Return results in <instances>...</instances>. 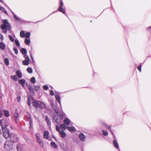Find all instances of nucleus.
I'll return each mask as SVG.
<instances>
[{"instance_id": "obj_23", "label": "nucleus", "mask_w": 151, "mask_h": 151, "mask_svg": "<svg viewBox=\"0 0 151 151\" xmlns=\"http://www.w3.org/2000/svg\"><path fill=\"white\" fill-rule=\"evenodd\" d=\"M38 143L40 144V145L42 147H44V144L42 142V141L41 139H40L37 140Z\"/></svg>"}, {"instance_id": "obj_26", "label": "nucleus", "mask_w": 151, "mask_h": 151, "mask_svg": "<svg viewBox=\"0 0 151 151\" xmlns=\"http://www.w3.org/2000/svg\"><path fill=\"white\" fill-rule=\"evenodd\" d=\"M21 52L22 54L24 55L27 54V51L24 48H22L21 49Z\"/></svg>"}, {"instance_id": "obj_31", "label": "nucleus", "mask_w": 151, "mask_h": 151, "mask_svg": "<svg viewBox=\"0 0 151 151\" xmlns=\"http://www.w3.org/2000/svg\"><path fill=\"white\" fill-rule=\"evenodd\" d=\"M30 82L33 84H35L36 82V80L35 77H32L31 79Z\"/></svg>"}, {"instance_id": "obj_7", "label": "nucleus", "mask_w": 151, "mask_h": 151, "mask_svg": "<svg viewBox=\"0 0 151 151\" xmlns=\"http://www.w3.org/2000/svg\"><path fill=\"white\" fill-rule=\"evenodd\" d=\"M26 85L29 91L31 92L33 94H35V92L33 87L30 84L26 83Z\"/></svg>"}, {"instance_id": "obj_24", "label": "nucleus", "mask_w": 151, "mask_h": 151, "mask_svg": "<svg viewBox=\"0 0 151 151\" xmlns=\"http://www.w3.org/2000/svg\"><path fill=\"white\" fill-rule=\"evenodd\" d=\"M50 145L51 146L54 148H57V146L56 145L55 143L54 142H51Z\"/></svg>"}, {"instance_id": "obj_56", "label": "nucleus", "mask_w": 151, "mask_h": 151, "mask_svg": "<svg viewBox=\"0 0 151 151\" xmlns=\"http://www.w3.org/2000/svg\"><path fill=\"white\" fill-rule=\"evenodd\" d=\"M146 29H147V30H148V31H151V26L149 27H147L146 28Z\"/></svg>"}, {"instance_id": "obj_34", "label": "nucleus", "mask_w": 151, "mask_h": 151, "mask_svg": "<svg viewBox=\"0 0 151 151\" xmlns=\"http://www.w3.org/2000/svg\"><path fill=\"white\" fill-rule=\"evenodd\" d=\"M25 44L27 45L29 44L30 42V40L28 39H25L24 41Z\"/></svg>"}, {"instance_id": "obj_50", "label": "nucleus", "mask_w": 151, "mask_h": 151, "mask_svg": "<svg viewBox=\"0 0 151 151\" xmlns=\"http://www.w3.org/2000/svg\"><path fill=\"white\" fill-rule=\"evenodd\" d=\"M56 130L58 132H60V130L59 127H58V125H56Z\"/></svg>"}, {"instance_id": "obj_53", "label": "nucleus", "mask_w": 151, "mask_h": 151, "mask_svg": "<svg viewBox=\"0 0 151 151\" xmlns=\"http://www.w3.org/2000/svg\"><path fill=\"white\" fill-rule=\"evenodd\" d=\"M29 123L30 124V127H32V122L31 119L30 120Z\"/></svg>"}, {"instance_id": "obj_30", "label": "nucleus", "mask_w": 151, "mask_h": 151, "mask_svg": "<svg viewBox=\"0 0 151 151\" xmlns=\"http://www.w3.org/2000/svg\"><path fill=\"white\" fill-rule=\"evenodd\" d=\"M4 63L6 65H8L9 64V61L7 58H6L4 59Z\"/></svg>"}, {"instance_id": "obj_46", "label": "nucleus", "mask_w": 151, "mask_h": 151, "mask_svg": "<svg viewBox=\"0 0 151 151\" xmlns=\"http://www.w3.org/2000/svg\"><path fill=\"white\" fill-rule=\"evenodd\" d=\"M14 17L17 20L19 21H20V18L18 17L15 15H14Z\"/></svg>"}, {"instance_id": "obj_58", "label": "nucleus", "mask_w": 151, "mask_h": 151, "mask_svg": "<svg viewBox=\"0 0 151 151\" xmlns=\"http://www.w3.org/2000/svg\"><path fill=\"white\" fill-rule=\"evenodd\" d=\"M101 124H102L103 125H104V126H105V124H106V123H105L104 122H103V121H101V122H100Z\"/></svg>"}, {"instance_id": "obj_27", "label": "nucleus", "mask_w": 151, "mask_h": 151, "mask_svg": "<svg viewBox=\"0 0 151 151\" xmlns=\"http://www.w3.org/2000/svg\"><path fill=\"white\" fill-rule=\"evenodd\" d=\"M22 145L20 144H18L17 145V151H21Z\"/></svg>"}, {"instance_id": "obj_57", "label": "nucleus", "mask_w": 151, "mask_h": 151, "mask_svg": "<svg viewBox=\"0 0 151 151\" xmlns=\"http://www.w3.org/2000/svg\"><path fill=\"white\" fill-rule=\"evenodd\" d=\"M30 56H31V58L32 59V61L33 62H34V59H33V57L32 55V54L30 52Z\"/></svg>"}, {"instance_id": "obj_19", "label": "nucleus", "mask_w": 151, "mask_h": 151, "mask_svg": "<svg viewBox=\"0 0 151 151\" xmlns=\"http://www.w3.org/2000/svg\"><path fill=\"white\" fill-rule=\"evenodd\" d=\"M5 46L4 44L2 42H0V48L2 50H4Z\"/></svg>"}, {"instance_id": "obj_42", "label": "nucleus", "mask_w": 151, "mask_h": 151, "mask_svg": "<svg viewBox=\"0 0 151 151\" xmlns=\"http://www.w3.org/2000/svg\"><path fill=\"white\" fill-rule=\"evenodd\" d=\"M30 36V32H28L26 33L25 34V37L27 38H29Z\"/></svg>"}, {"instance_id": "obj_16", "label": "nucleus", "mask_w": 151, "mask_h": 151, "mask_svg": "<svg viewBox=\"0 0 151 151\" xmlns=\"http://www.w3.org/2000/svg\"><path fill=\"white\" fill-rule=\"evenodd\" d=\"M67 129H68L69 131L71 132H74L76 130L75 128L73 126L70 127H67Z\"/></svg>"}, {"instance_id": "obj_61", "label": "nucleus", "mask_w": 151, "mask_h": 151, "mask_svg": "<svg viewBox=\"0 0 151 151\" xmlns=\"http://www.w3.org/2000/svg\"><path fill=\"white\" fill-rule=\"evenodd\" d=\"M109 131L112 134V135L114 137V139H115V136H114V133H113V132L111 131V129H110V130H109Z\"/></svg>"}, {"instance_id": "obj_1", "label": "nucleus", "mask_w": 151, "mask_h": 151, "mask_svg": "<svg viewBox=\"0 0 151 151\" xmlns=\"http://www.w3.org/2000/svg\"><path fill=\"white\" fill-rule=\"evenodd\" d=\"M8 124L7 121L5 119L0 120V129H1L3 137L7 139L9 135V131L7 128Z\"/></svg>"}, {"instance_id": "obj_11", "label": "nucleus", "mask_w": 151, "mask_h": 151, "mask_svg": "<svg viewBox=\"0 0 151 151\" xmlns=\"http://www.w3.org/2000/svg\"><path fill=\"white\" fill-rule=\"evenodd\" d=\"M18 82L23 87H25V84L26 83V81L24 79H19L18 80Z\"/></svg>"}, {"instance_id": "obj_9", "label": "nucleus", "mask_w": 151, "mask_h": 151, "mask_svg": "<svg viewBox=\"0 0 151 151\" xmlns=\"http://www.w3.org/2000/svg\"><path fill=\"white\" fill-rule=\"evenodd\" d=\"M79 138L80 140L83 142H84L86 139V136L82 133H81L79 135Z\"/></svg>"}, {"instance_id": "obj_44", "label": "nucleus", "mask_w": 151, "mask_h": 151, "mask_svg": "<svg viewBox=\"0 0 151 151\" xmlns=\"http://www.w3.org/2000/svg\"><path fill=\"white\" fill-rule=\"evenodd\" d=\"M13 50L14 51V52L16 54H17L18 53V50L16 47L14 48L13 49Z\"/></svg>"}, {"instance_id": "obj_51", "label": "nucleus", "mask_w": 151, "mask_h": 151, "mask_svg": "<svg viewBox=\"0 0 151 151\" xmlns=\"http://www.w3.org/2000/svg\"><path fill=\"white\" fill-rule=\"evenodd\" d=\"M50 95L51 96H52L54 95V92L53 90H50Z\"/></svg>"}, {"instance_id": "obj_49", "label": "nucleus", "mask_w": 151, "mask_h": 151, "mask_svg": "<svg viewBox=\"0 0 151 151\" xmlns=\"http://www.w3.org/2000/svg\"><path fill=\"white\" fill-rule=\"evenodd\" d=\"M141 68L142 65L141 64L140 65L137 67L138 69L140 72H141Z\"/></svg>"}, {"instance_id": "obj_60", "label": "nucleus", "mask_w": 151, "mask_h": 151, "mask_svg": "<svg viewBox=\"0 0 151 151\" xmlns=\"http://www.w3.org/2000/svg\"><path fill=\"white\" fill-rule=\"evenodd\" d=\"M4 9V8L3 7L0 6V10H1L2 11H3V10Z\"/></svg>"}, {"instance_id": "obj_36", "label": "nucleus", "mask_w": 151, "mask_h": 151, "mask_svg": "<svg viewBox=\"0 0 151 151\" xmlns=\"http://www.w3.org/2000/svg\"><path fill=\"white\" fill-rule=\"evenodd\" d=\"M10 77L12 79L15 81H16L17 80V77L16 75L11 76Z\"/></svg>"}, {"instance_id": "obj_38", "label": "nucleus", "mask_w": 151, "mask_h": 151, "mask_svg": "<svg viewBox=\"0 0 151 151\" xmlns=\"http://www.w3.org/2000/svg\"><path fill=\"white\" fill-rule=\"evenodd\" d=\"M15 42L16 45L18 47H19L20 44L18 40L17 39H15Z\"/></svg>"}, {"instance_id": "obj_25", "label": "nucleus", "mask_w": 151, "mask_h": 151, "mask_svg": "<svg viewBox=\"0 0 151 151\" xmlns=\"http://www.w3.org/2000/svg\"><path fill=\"white\" fill-rule=\"evenodd\" d=\"M60 129L62 130H65L66 128H67V127L64 124H61L60 126Z\"/></svg>"}, {"instance_id": "obj_14", "label": "nucleus", "mask_w": 151, "mask_h": 151, "mask_svg": "<svg viewBox=\"0 0 151 151\" xmlns=\"http://www.w3.org/2000/svg\"><path fill=\"white\" fill-rule=\"evenodd\" d=\"M113 144L114 147L116 148L117 149L119 150L118 143L115 139H114V140Z\"/></svg>"}, {"instance_id": "obj_37", "label": "nucleus", "mask_w": 151, "mask_h": 151, "mask_svg": "<svg viewBox=\"0 0 151 151\" xmlns=\"http://www.w3.org/2000/svg\"><path fill=\"white\" fill-rule=\"evenodd\" d=\"M35 136L37 140L40 139V134L38 133H36L35 134Z\"/></svg>"}, {"instance_id": "obj_12", "label": "nucleus", "mask_w": 151, "mask_h": 151, "mask_svg": "<svg viewBox=\"0 0 151 151\" xmlns=\"http://www.w3.org/2000/svg\"><path fill=\"white\" fill-rule=\"evenodd\" d=\"M63 123L65 126H68L70 123V121L68 118H65L63 121Z\"/></svg>"}, {"instance_id": "obj_21", "label": "nucleus", "mask_w": 151, "mask_h": 151, "mask_svg": "<svg viewBox=\"0 0 151 151\" xmlns=\"http://www.w3.org/2000/svg\"><path fill=\"white\" fill-rule=\"evenodd\" d=\"M57 115L61 121H62L64 118V115L60 113H58Z\"/></svg>"}, {"instance_id": "obj_5", "label": "nucleus", "mask_w": 151, "mask_h": 151, "mask_svg": "<svg viewBox=\"0 0 151 151\" xmlns=\"http://www.w3.org/2000/svg\"><path fill=\"white\" fill-rule=\"evenodd\" d=\"M60 4V5L58 9V10L64 14H65V10L63 8V1L62 0L61 1Z\"/></svg>"}, {"instance_id": "obj_15", "label": "nucleus", "mask_w": 151, "mask_h": 151, "mask_svg": "<svg viewBox=\"0 0 151 151\" xmlns=\"http://www.w3.org/2000/svg\"><path fill=\"white\" fill-rule=\"evenodd\" d=\"M49 132L45 131L44 132L43 137L45 139H47L48 138Z\"/></svg>"}, {"instance_id": "obj_45", "label": "nucleus", "mask_w": 151, "mask_h": 151, "mask_svg": "<svg viewBox=\"0 0 151 151\" xmlns=\"http://www.w3.org/2000/svg\"><path fill=\"white\" fill-rule=\"evenodd\" d=\"M105 127H106L107 129H108L109 130H110V129H111V127L108 125L106 124L104 126Z\"/></svg>"}, {"instance_id": "obj_13", "label": "nucleus", "mask_w": 151, "mask_h": 151, "mask_svg": "<svg viewBox=\"0 0 151 151\" xmlns=\"http://www.w3.org/2000/svg\"><path fill=\"white\" fill-rule=\"evenodd\" d=\"M40 103L39 106V108H40L41 109H42L44 108H45L46 107V105L43 103L41 101H40V102H39Z\"/></svg>"}, {"instance_id": "obj_29", "label": "nucleus", "mask_w": 151, "mask_h": 151, "mask_svg": "<svg viewBox=\"0 0 151 151\" xmlns=\"http://www.w3.org/2000/svg\"><path fill=\"white\" fill-rule=\"evenodd\" d=\"M20 35L21 37H24L25 35L24 32L23 31H21L20 32Z\"/></svg>"}, {"instance_id": "obj_64", "label": "nucleus", "mask_w": 151, "mask_h": 151, "mask_svg": "<svg viewBox=\"0 0 151 151\" xmlns=\"http://www.w3.org/2000/svg\"><path fill=\"white\" fill-rule=\"evenodd\" d=\"M28 104L29 106H30V103L29 102L28 103Z\"/></svg>"}, {"instance_id": "obj_35", "label": "nucleus", "mask_w": 151, "mask_h": 151, "mask_svg": "<svg viewBox=\"0 0 151 151\" xmlns=\"http://www.w3.org/2000/svg\"><path fill=\"white\" fill-rule=\"evenodd\" d=\"M102 133L105 136H106L108 135V132L106 131L103 130H102Z\"/></svg>"}, {"instance_id": "obj_28", "label": "nucleus", "mask_w": 151, "mask_h": 151, "mask_svg": "<svg viewBox=\"0 0 151 151\" xmlns=\"http://www.w3.org/2000/svg\"><path fill=\"white\" fill-rule=\"evenodd\" d=\"M14 119L16 121V123H17V118L18 116V114L17 112L16 111H15L14 114Z\"/></svg>"}, {"instance_id": "obj_41", "label": "nucleus", "mask_w": 151, "mask_h": 151, "mask_svg": "<svg viewBox=\"0 0 151 151\" xmlns=\"http://www.w3.org/2000/svg\"><path fill=\"white\" fill-rule=\"evenodd\" d=\"M34 86L35 87V90L36 91H38L40 88V86H39L34 85Z\"/></svg>"}, {"instance_id": "obj_54", "label": "nucleus", "mask_w": 151, "mask_h": 151, "mask_svg": "<svg viewBox=\"0 0 151 151\" xmlns=\"http://www.w3.org/2000/svg\"><path fill=\"white\" fill-rule=\"evenodd\" d=\"M0 38L1 40H4L3 36L2 34L0 35Z\"/></svg>"}, {"instance_id": "obj_4", "label": "nucleus", "mask_w": 151, "mask_h": 151, "mask_svg": "<svg viewBox=\"0 0 151 151\" xmlns=\"http://www.w3.org/2000/svg\"><path fill=\"white\" fill-rule=\"evenodd\" d=\"M58 117L57 115L55 114H53V122H56L58 124H59L61 121L60 119H59V118H58Z\"/></svg>"}, {"instance_id": "obj_6", "label": "nucleus", "mask_w": 151, "mask_h": 151, "mask_svg": "<svg viewBox=\"0 0 151 151\" xmlns=\"http://www.w3.org/2000/svg\"><path fill=\"white\" fill-rule=\"evenodd\" d=\"M4 147L6 150L9 151L12 149V146L11 144L9 143V142H6L4 144Z\"/></svg>"}, {"instance_id": "obj_43", "label": "nucleus", "mask_w": 151, "mask_h": 151, "mask_svg": "<svg viewBox=\"0 0 151 151\" xmlns=\"http://www.w3.org/2000/svg\"><path fill=\"white\" fill-rule=\"evenodd\" d=\"M43 118H44L46 122L50 120L49 118L47 116H44Z\"/></svg>"}, {"instance_id": "obj_22", "label": "nucleus", "mask_w": 151, "mask_h": 151, "mask_svg": "<svg viewBox=\"0 0 151 151\" xmlns=\"http://www.w3.org/2000/svg\"><path fill=\"white\" fill-rule=\"evenodd\" d=\"M16 74L18 76V78H21L22 77L21 73L19 70H17L16 71Z\"/></svg>"}, {"instance_id": "obj_62", "label": "nucleus", "mask_w": 151, "mask_h": 151, "mask_svg": "<svg viewBox=\"0 0 151 151\" xmlns=\"http://www.w3.org/2000/svg\"><path fill=\"white\" fill-rule=\"evenodd\" d=\"M10 11H11V12L12 13V14L13 15V16H14V15H15V14L14 13L11 9H10Z\"/></svg>"}, {"instance_id": "obj_17", "label": "nucleus", "mask_w": 151, "mask_h": 151, "mask_svg": "<svg viewBox=\"0 0 151 151\" xmlns=\"http://www.w3.org/2000/svg\"><path fill=\"white\" fill-rule=\"evenodd\" d=\"M30 61H29L27 60H24L22 61V64L25 65H28L29 64Z\"/></svg>"}, {"instance_id": "obj_3", "label": "nucleus", "mask_w": 151, "mask_h": 151, "mask_svg": "<svg viewBox=\"0 0 151 151\" xmlns=\"http://www.w3.org/2000/svg\"><path fill=\"white\" fill-rule=\"evenodd\" d=\"M9 137H10V141L12 142H14L18 141V138L17 135L14 134H9Z\"/></svg>"}, {"instance_id": "obj_18", "label": "nucleus", "mask_w": 151, "mask_h": 151, "mask_svg": "<svg viewBox=\"0 0 151 151\" xmlns=\"http://www.w3.org/2000/svg\"><path fill=\"white\" fill-rule=\"evenodd\" d=\"M3 112L4 116L6 117H8L10 115L9 112L6 110H3Z\"/></svg>"}, {"instance_id": "obj_8", "label": "nucleus", "mask_w": 151, "mask_h": 151, "mask_svg": "<svg viewBox=\"0 0 151 151\" xmlns=\"http://www.w3.org/2000/svg\"><path fill=\"white\" fill-rule=\"evenodd\" d=\"M55 97L56 100L59 103L60 106H61L60 94L58 93H56L55 94Z\"/></svg>"}, {"instance_id": "obj_40", "label": "nucleus", "mask_w": 151, "mask_h": 151, "mask_svg": "<svg viewBox=\"0 0 151 151\" xmlns=\"http://www.w3.org/2000/svg\"><path fill=\"white\" fill-rule=\"evenodd\" d=\"M24 56L25 58V60H28L29 61H30V59L29 58V56L27 54L24 55Z\"/></svg>"}, {"instance_id": "obj_20", "label": "nucleus", "mask_w": 151, "mask_h": 151, "mask_svg": "<svg viewBox=\"0 0 151 151\" xmlns=\"http://www.w3.org/2000/svg\"><path fill=\"white\" fill-rule=\"evenodd\" d=\"M59 133L60 134L61 137L63 138H65L66 136V134L63 131H60Z\"/></svg>"}, {"instance_id": "obj_10", "label": "nucleus", "mask_w": 151, "mask_h": 151, "mask_svg": "<svg viewBox=\"0 0 151 151\" xmlns=\"http://www.w3.org/2000/svg\"><path fill=\"white\" fill-rule=\"evenodd\" d=\"M40 101H36L32 102V104L36 109L39 108L40 104L39 102H40Z\"/></svg>"}, {"instance_id": "obj_39", "label": "nucleus", "mask_w": 151, "mask_h": 151, "mask_svg": "<svg viewBox=\"0 0 151 151\" xmlns=\"http://www.w3.org/2000/svg\"><path fill=\"white\" fill-rule=\"evenodd\" d=\"M52 106L53 108H54L55 112L57 114L56 115H57L58 113H60V112H58V110L57 109L56 107H54V106L53 105H52Z\"/></svg>"}, {"instance_id": "obj_33", "label": "nucleus", "mask_w": 151, "mask_h": 151, "mask_svg": "<svg viewBox=\"0 0 151 151\" xmlns=\"http://www.w3.org/2000/svg\"><path fill=\"white\" fill-rule=\"evenodd\" d=\"M24 139L26 141V142L29 143L30 142V140L28 138V137L27 136H24Z\"/></svg>"}, {"instance_id": "obj_32", "label": "nucleus", "mask_w": 151, "mask_h": 151, "mask_svg": "<svg viewBox=\"0 0 151 151\" xmlns=\"http://www.w3.org/2000/svg\"><path fill=\"white\" fill-rule=\"evenodd\" d=\"M27 70L28 73H31L32 72V68L30 67L28 68Z\"/></svg>"}, {"instance_id": "obj_59", "label": "nucleus", "mask_w": 151, "mask_h": 151, "mask_svg": "<svg viewBox=\"0 0 151 151\" xmlns=\"http://www.w3.org/2000/svg\"><path fill=\"white\" fill-rule=\"evenodd\" d=\"M2 12H4L5 14H8V13H7V11L5 9H4L3 10Z\"/></svg>"}, {"instance_id": "obj_52", "label": "nucleus", "mask_w": 151, "mask_h": 151, "mask_svg": "<svg viewBox=\"0 0 151 151\" xmlns=\"http://www.w3.org/2000/svg\"><path fill=\"white\" fill-rule=\"evenodd\" d=\"M46 122H47V124L48 125L49 127H50L51 126V123L50 120H49V121Z\"/></svg>"}, {"instance_id": "obj_2", "label": "nucleus", "mask_w": 151, "mask_h": 151, "mask_svg": "<svg viewBox=\"0 0 151 151\" xmlns=\"http://www.w3.org/2000/svg\"><path fill=\"white\" fill-rule=\"evenodd\" d=\"M1 29L2 30L3 32L6 34L7 32L6 30L9 31L11 30V27L10 24L8 23L7 19H4L3 21V24L0 26Z\"/></svg>"}, {"instance_id": "obj_55", "label": "nucleus", "mask_w": 151, "mask_h": 151, "mask_svg": "<svg viewBox=\"0 0 151 151\" xmlns=\"http://www.w3.org/2000/svg\"><path fill=\"white\" fill-rule=\"evenodd\" d=\"M17 100L19 102H20V100L21 99V97H20V96H18L17 97Z\"/></svg>"}, {"instance_id": "obj_63", "label": "nucleus", "mask_w": 151, "mask_h": 151, "mask_svg": "<svg viewBox=\"0 0 151 151\" xmlns=\"http://www.w3.org/2000/svg\"><path fill=\"white\" fill-rule=\"evenodd\" d=\"M0 2L1 3L3 4H4V5H5V4L3 2L2 0H0Z\"/></svg>"}, {"instance_id": "obj_47", "label": "nucleus", "mask_w": 151, "mask_h": 151, "mask_svg": "<svg viewBox=\"0 0 151 151\" xmlns=\"http://www.w3.org/2000/svg\"><path fill=\"white\" fill-rule=\"evenodd\" d=\"M43 88L45 90H48L49 88V87H48V86L46 85H44L43 86Z\"/></svg>"}, {"instance_id": "obj_48", "label": "nucleus", "mask_w": 151, "mask_h": 151, "mask_svg": "<svg viewBox=\"0 0 151 151\" xmlns=\"http://www.w3.org/2000/svg\"><path fill=\"white\" fill-rule=\"evenodd\" d=\"M9 39L10 40V41L12 42H13L14 41V40L13 38L10 35H9Z\"/></svg>"}]
</instances>
